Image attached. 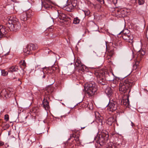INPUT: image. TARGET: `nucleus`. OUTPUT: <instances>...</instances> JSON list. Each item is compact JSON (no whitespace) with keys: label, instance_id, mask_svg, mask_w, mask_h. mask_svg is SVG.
I'll return each instance as SVG.
<instances>
[{"label":"nucleus","instance_id":"27","mask_svg":"<svg viewBox=\"0 0 148 148\" xmlns=\"http://www.w3.org/2000/svg\"><path fill=\"white\" fill-rule=\"evenodd\" d=\"M80 21V20L78 18V17H76L74 19L73 21V23L75 24H78Z\"/></svg>","mask_w":148,"mask_h":148},{"label":"nucleus","instance_id":"36","mask_svg":"<svg viewBox=\"0 0 148 148\" xmlns=\"http://www.w3.org/2000/svg\"><path fill=\"white\" fill-rule=\"evenodd\" d=\"M4 119L6 121H7L9 120L8 115V114L5 115L4 116Z\"/></svg>","mask_w":148,"mask_h":148},{"label":"nucleus","instance_id":"37","mask_svg":"<svg viewBox=\"0 0 148 148\" xmlns=\"http://www.w3.org/2000/svg\"><path fill=\"white\" fill-rule=\"evenodd\" d=\"M99 2V3H100L101 4H103L104 3V1H97Z\"/></svg>","mask_w":148,"mask_h":148},{"label":"nucleus","instance_id":"34","mask_svg":"<svg viewBox=\"0 0 148 148\" xmlns=\"http://www.w3.org/2000/svg\"><path fill=\"white\" fill-rule=\"evenodd\" d=\"M137 1L139 5H142L144 3V1Z\"/></svg>","mask_w":148,"mask_h":148},{"label":"nucleus","instance_id":"25","mask_svg":"<svg viewBox=\"0 0 148 148\" xmlns=\"http://www.w3.org/2000/svg\"><path fill=\"white\" fill-rule=\"evenodd\" d=\"M119 80V78L115 77V78H114L113 79H109V81H112L111 84H115V85H117L118 81Z\"/></svg>","mask_w":148,"mask_h":148},{"label":"nucleus","instance_id":"22","mask_svg":"<svg viewBox=\"0 0 148 148\" xmlns=\"http://www.w3.org/2000/svg\"><path fill=\"white\" fill-rule=\"evenodd\" d=\"M121 104L122 105H123L125 106H127L129 104V99L127 98L125 99H123L121 101Z\"/></svg>","mask_w":148,"mask_h":148},{"label":"nucleus","instance_id":"50","mask_svg":"<svg viewBox=\"0 0 148 148\" xmlns=\"http://www.w3.org/2000/svg\"><path fill=\"white\" fill-rule=\"evenodd\" d=\"M121 34V33H120V34Z\"/></svg>","mask_w":148,"mask_h":148},{"label":"nucleus","instance_id":"33","mask_svg":"<svg viewBox=\"0 0 148 148\" xmlns=\"http://www.w3.org/2000/svg\"><path fill=\"white\" fill-rule=\"evenodd\" d=\"M1 74L3 76H5L8 75V73L4 70H2L1 71Z\"/></svg>","mask_w":148,"mask_h":148},{"label":"nucleus","instance_id":"29","mask_svg":"<svg viewBox=\"0 0 148 148\" xmlns=\"http://www.w3.org/2000/svg\"><path fill=\"white\" fill-rule=\"evenodd\" d=\"M39 76L42 78H44L45 77V75H44V73L43 71H40L39 73Z\"/></svg>","mask_w":148,"mask_h":148},{"label":"nucleus","instance_id":"15","mask_svg":"<svg viewBox=\"0 0 148 148\" xmlns=\"http://www.w3.org/2000/svg\"><path fill=\"white\" fill-rule=\"evenodd\" d=\"M103 117L102 116L100 117H99V116L98 117L96 118V122L98 123V127L99 129L100 128V127H101L100 128L101 129H102V126H101L103 124L102 123V119Z\"/></svg>","mask_w":148,"mask_h":148},{"label":"nucleus","instance_id":"14","mask_svg":"<svg viewBox=\"0 0 148 148\" xmlns=\"http://www.w3.org/2000/svg\"><path fill=\"white\" fill-rule=\"evenodd\" d=\"M30 17V15L29 14H28L26 12H24L21 14L20 16V18L21 20L24 21H26L28 18Z\"/></svg>","mask_w":148,"mask_h":148},{"label":"nucleus","instance_id":"18","mask_svg":"<svg viewBox=\"0 0 148 148\" xmlns=\"http://www.w3.org/2000/svg\"><path fill=\"white\" fill-rule=\"evenodd\" d=\"M43 107L45 110H47L49 108V102L44 99L42 101Z\"/></svg>","mask_w":148,"mask_h":148},{"label":"nucleus","instance_id":"7","mask_svg":"<svg viewBox=\"0 0 148 148\" xmlns=\"http://www.w3.org/2000/svg\"><path fill=\"white\" fill-rule=\"evenodd\" d=\"M70 138H69L67 142L65 144V145L64 146L65 148H72V147H71V143L69 142V140L72 138H74V139H73V140H75V141L77 142V143L80 142L79 135H76L75 134L73 133L70 135Z\"/></svg>","mask_w":148,"mask_h":148},{"label":"nucleus","instance_id":"19","mask_svg":"<svg viewBox=\"0 0 148 148\" xmlns=\"http://www.w3.org/2000/svg\"><path fill=\"white\" fill-rule=\"evenodd\" d=\"M59 17L60 19L64 21H66L68 20V17L65 14L63 13L60 14L59 16Z\"/></svg>","mask_w":148,"mask_h":148},{"label":"nucleus","instance_id":"5","mask_svg":"<svg viewBox=\"0 0 148 148\" xmlns=\"http://www.w3.org/2000/svg\"><path fill=\"white\" fill-rule=\"evenodd\" d=\"M128 29H125L121 32L123 39L126 41L130 43L131 45L133 46V37L129 32Z\"/></svg>","mask_w":148,"mask_h":148},{"label":"nucleus","instance_id":"13","mask_svg":"<svg viewBox=\"0 0 148 148\" xmlns=\"http://www.w3.org/2000/svg\"><path fill=\"white\" fill-rule=\"evenodd\" d=\"M8 28L4 26H0V34L1 36H5L7 34L8 31Z\"/></svg>","mask_w":148,"mask_h":148},{"label":"nucleus","instance_id":"28","mask_svg":"<svg viewBox=\"0 0 148 148\" xmlns=\"http://www.w3.org/2000/svg\"><path fill=\"white\" fill-rule=\"evenodd\" d=\"M85 67L86 66L82 64L78 68V69H79V70L83 71L84 70V68H85Z\"/></svg>","mask_w":148,"mask_h":148},{"label":"nucleus","instance_id":"16","mask_svg":"<svg viewBox=\"0 0 148 148\" xmlns=\"http://www.w3.org/2000/svg\"><path fill=\"white\" fill-rule=\"evenodd\" d=\"M115 121L116 119L113 116H111L108 118L106 120V122L109 125H111L112 123Z\"/></svg>","mask_w":148,"mask_h":148},{"label":"nucleus","instance_id":"45","mask_svg":"<svg viewBox=\"0 0 148 148\" xmlns=\"http://www.w3.org/2000/svg\"><path fill=\"white\" fill-rule=\"evenodd\" d=\"M18 81H19V83L18 84L19 85L21 84H22L21 82L20 81L19 79H18Z\"/></svg>","mask_w":148,"mask_h":148},{"label":"nucleus","instance_id":"48","mask_svg":"<svg viewBox=\"0 0 148 148\" xmlns=\"http://www.w3.org/2000/svg\"><path fill=\"white\" fill-rule=\"evenodd\" d=\"M1 37V35L0 34V37Z\"/></svg>","mask_w":148,"mask_h":148},{"label":"nucleus","instance_id":"21","mask_svg":"<svg viewBox=\"0 0 148 148\" xmlns=\"http://www.w3.org/2000/svg\"><path fill=\"white\" fill-rule=\"evenodd\" d=\"M18 69V66L15 65L13 66L10 67L8 70L9 72H13L16 71Z\"/></svg>","mask_w":148,"mask_h":148},{"label":"nucleus","instance_id":"1","mask_svg":"<svg viewBox=\"0 0 148 148\" xmlns=\"http://www.w3.org/2000/svg\"><path fill=\"white\" fill-rule=\"evenodd\" d=\"M136 80V79L134 77H129L125 79L119 84L120 91L122 93H125L128 90L129 92L131 87L134 85Z\"/></svg>","mask_w":148,"mask_h":148},{"label":"nucleus","instance_id":"39","mask_svg":"<svg viewBox=\"0 0 148 148\" xmlns=\"http://www.w3.org/2000/svg\"><path fill=\"white\" fill-rule=\"evenodd\" d=\"M145 118L148 122V114L145 115Z\"/></svg>","mask_w":148,"mask_h":148},{"label":"nucleus","instance_id":"46","mask_svg":"<svg viewBox=\"0 0 148 148\" xmlns=\"http://www.w3.org/2000/svg\"><path fill=\"white\" fill-rule=\"evenodd\" d=\"M132 126L133 127V126L134 125V124L132 122H131Z\"/></svg>","mask_w":148,"mask_h":148},{"label":"nucleus","instance_id":"24","mask_svg":"<svg viewBox=\"0 0 148 148\" xmlns=\"http://www.w3.org/2000/svg\"><path fill=\"white\" fill-rule=\"evenodd\" d=\"M107 51L108 53V55L109 56V57L110 58L112 57L114 53V50L113 49H111V48L109 49H107Z\"/></svg>","mask_w":148,"mask_h":148},{"label":"nucleus","instance_id":"40","mask_svg":"<svg viewBox=\"0 0 148 148\" xmlns=\"http://www.w3.org/2000/svg\"><path fill=\"white\" fill-rule=\"evenodd\" d=\"M4 145V143L1 141H0V146H2Z\"/></svg>","mask_w":148,"mask_h":148},{"label":"nucleus","instance_id":"47","mask_svg":"<svg viewBox=\"0 0 148 148\" xmlns=\"http://www.w3.org/2000/svg\"><path fill=\"white\" fill-rule=\"evenodd\" d=\"M85 128V127H81V129H83L84 128Z\"/></svg>","mask_w":148,"mask_h":148},{"label":"nucleus","instance_id":"4","mask_svg":"<svg viewBox=\"0 0 148 148\" xmlns=\"http://www.w3.org/2000/svg\"><path fill=\"white\" fill-rule=\"evenodd\" d=\"M104 74V72L102 70H98L95 73V75L97 78V82L100 84L104 85L106 84Z\"/></svg>","mask_w":148,"mask_h":148},{"label":"nucleus","instance_id":"32","mask_svg":"<svg viewBox=\"0 0 148 148\" xmlns=\"http://www.w3.org/2000/svg\"><path fill=\"white\" fill-rule=\"evenodd\" d=\"M37 110V108L35 107L33 108L31 110V114L32 113H35L36 112V111Z\"/></svg>","mask_w":148,"mask_h":148},{"label":"nucleus","instance_id":"20","mask_svg":"<svg viewBox=\"0 0 148 148\" xmlns=\"http://www.w3.org/2000/svg\"><path fill=\"white\" fill-rule=\"evenodd\" d=\"M105 92L108 96H110L112 94V90L109 87H107L105 90Z\"/></svg>","mask_w":148,"mask_h":148},{"label":"nucleus","instance_id":"8","mask_svg":"<svg viewBox=\"0 0 148 148\" xmlns=\"http://www.w3.org/2000/svg\"><path fill=\"white\" fill-rule=\"evenodd\" d=\"M37 48L36 44H30L27 45V47L24 49V52L26 54H29L32 53V51L34 50Z\"/></svg>","mask_w":148,"mask_h":148},{"label":"nucleus","instance_id":"11","mask_svg":"<svg viewBox=\"0 0 148 148\" xmlns=\"http://www.w3.org/2000/svg\"><path fill=\"white\" fill-rule=\"evenodd\" d=\"M11 90H12V89L10 88L7 90L3 89L1 93V95L2 97H4L6 98L9 97L12 94V93L11 92Z\"/></svg>","mask_w":148,"mask_h":148},{"label":"nucleus","instance_id":"41","mask_svg":"<svg viewBox=\"0 0 148 148\" xmlns=\"http://www.w3.org/2000/svg\"><path fill=\"white\" fill-rule=\"evenodd\" d=\"M48 53L49 54L53 53L54 54H56V53L53 52L51 51H49Z\"/></svg>","mask_w":148,"mask_h":148},{"label":"nucleus","instance_id":"35","mask_svg":"<svg viewBox=\"0 0 148 148\" xmlns=\"http://www.w3.org/2000/svg\"><path fill=\"white\" fill-rule=\"evenodd\" d=\"M85 14L86 15L88 16L89 15L90 12L89 11H84Z\"/></svg>","mask_w":148,"mask_h":148},{"label":"nucleus","instance_id":"30","mask_svg":"<svg viewBox=\"0 0 148 148\" xmlns=\"http://www.w3.org/2000/svg\"><path fill=\"white\" fill-rule=\"evenodd\" d=\"M124 12V11L123 9H118L116 11V13L118 15H121V12Z\"/></svg>","mask_w":148,"mask_h":148},{"label":"nucleus","instance_id":"23","mask_svg":"<svg viewBox=\"0 0 148 148\" xmlns=\"http://www.w3.org/2000/svg\"><path fill=\"white\" fill-rule=\"evenodd\" d=\"M19 65L21 68L24 71V69L26 66V63L24 60L21 61L19 63Z\"/></svg>","mask_w":148,"mask_h":148},{"label":"nucleus","instance_id":"2","mask_svg":"<svg viewBox=\"0 0 148 148\" xmlns=\"http://www.w3.org/2000/svg\"><path fill=\"white\" fill-rule=\"evenodd\" d=\"M85 94L88 98L92 97L95 94L97 90L96 84L93 82H88L84 87Z\"/></svg>","mask_w":148,"mask_h":148},{"label":"nucleus","instance_id":"43","mask_svg":"<svg viewBox=\"0 0 148 148\" xmlns=\"http://www.w3.org/2000/svg\"><path fill=\"white\" fill-rule=\"evenodd\" d=\"M111 86L112 87H115L117 85H115V84H111Z\"/></svg>","mask_w":148,"mask_h":148},{"label":"nucleus","instance_id":"17","mask_svg":"<svg viewBox=\"0 0 148 148\" xmlns=\"http://www.w3.org/2000/svg\"><path fill=\"white\" fill-rule=\"evenodd\" d=\"M54 90V87H48L46 90V92H45L46 95H50L52 92H53Z\"/></svg>","mask_w":148,"mask_h":148},{"label":"nucleus","instance_id":"12","mask_svg":"<svg viewBox=\"0 0 148 148\" xmlns=\"http://www.w3.org/2000/svg\"><path fill=\"white\" fill-rule=\"evenodd\" d=\"M41 3L42 7L46 9L51 8L52 7L51 5V1H42Z\"/></svg>","mask_w":148,"mask_h":148},{"label":"nucleus","instance_id":"42","mask_svg":"<svg viewBox=\"0 0 148 148\" xmlns=\"http://www.w3.org/2000/svg\"><path fill=\"white\" fill-rule=\"evenodd\" d=\"M115 5H116V4L117 3V1H113L112 2Z\"/></svg>","mask_w":148,"mask_h":148},{"label":"nucleus","instance_id":"3","mask_svg":"<svg viewBox=\"0 0 148 148\" xmlns=\"http://www.w3.org/2000/svg\"><path fill=\"white\" fill-rule=\"evenodd\" d=\"M6 24L7 27L11 31L16 32L19 30L21 27V24L16 19L12 21L9 20Z\"/></svg>","mask_w":148,"mask_h":148},{"label":"nucleus","instance_id":"6","mask_svg":"<svg viewBox=\"0 0 148 148\" xmlns=\"http://www.w3.org/2000/svg\"><path fill=\"white\" fill-rule=\"evenodd\" d=\"M109 136L108 132L106 131V132H102L99 135L98 138V141L101 146H103L108 140Z\"/></svg>","mask_w":148,"mask_h":148},{"label":"nucleus","instance_id":"9","mask_svg":"<svg viewBox=\"0 0 148 148\" xmlns=\"http://www.w3.org/2000/svg\"><path fill=\"white\" fill-rule=\"evenodd\" d=\"M75 1H66V3L63 5L64 7H67V11H70L72 9L75 7L77 5L76 3L74 2Z\"/></svg>","mask_w":148,"mask_h":148},{"label":"nucleus","instance_id":"10","mask_svg":"<svg viewBox=\"0 0 148 148\" xmlns=\"http://www.w3.org/2000/svg\"><path fill=\"white\" fill-rule=\"evenodd\" d=\"M117 104L116 102L113 101L110 102L107 106V110L109 112H112L117 109Z\"/></svg>","mask_w":148,"mask_h":148},{"label":"nucleus","instance_id":"51","mask_svg":"<svg viewBox=\"0 0 148 148\" xmlns=\"http://www.w3.org/2000/svg\"><path fill=\"white\" fill-rule=\"evenodd\" d=\"M96 148H99L98 147H97Z\"/></svg>","mask_w":148,"mask_h":148},{"label":"nucleus","instance_id":"31","mask_svg":"<svg viewBox=\"0 0 148 148\" xmlns=\"http://www.w3.org/2000/svg\"><path fill=\"white\" fill-rule=\"evenodd\" d=\"M139 54H140L142 56H144L145 54V52L143 50H141L139 51Z\"/></svg>","mask_w":148,"mask_h":148},{"label":"nucleus","instance_id":"49","mask_svg":"<svg viewBox=\"0 0 148 148\" xmlns=\"http://www.w3.org/2000/svg\"><path fill=\"white\" fill-rule=\"evenodd\" d=\"M15 79V77L14 78H13V79Z\"/></svg>","mask_w":148,"mask_h":148},{"label":"nucleus","instance_id":"26","mask_svg":"<svg viewBox=\"0 0 148 148\" xmlns=\"http://www.w3.org/2000/svg\"><path fill=\"white\" fill-rule=\"evenodd\" d=\"M82 64L81 61L80 60H77L75 62V66L76 68H78Z\"/></svg>","mask_w":148,"mask_h":148},{"label":"nucleus","instance_id":"44","mask_svg":"<svg viewBox=\"0 0 148 148\" xmlns=\"http://www.w3.org/2000/svg\"><path fill=\"white\" fill-rule=\"evenodd\" d=\"M133 67L134 69H136L137 67V66L136 64H134L133 65Z\"/></svg>","mask_w":148,"mask_h":148},{"label":"nucleus","instance_id":"38","mask_svg":"<svg viewBox=\"0 0 148 148\" xmlns=\"http://www.w3.org/2000/svg\"><path fill=\"white\" fill-rule=\"evenodd\" d=\"M124 12H124H121V16L124 17V16L125 15Z\"/></svg>","mask_w":148,"mask_h":148}]
</instances>
